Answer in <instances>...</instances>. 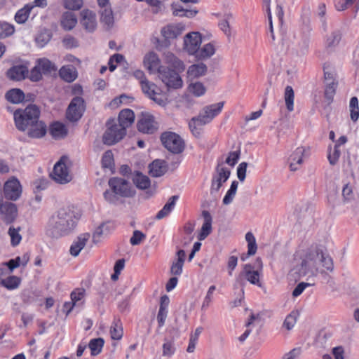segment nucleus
<instances>
[{
    "mask_svg": "<svg viewBox=\"0 0 359 359\" xmlns=\"http://www.w3.org/2000/svg\"><path fill=\"white\" fill-rule=\"evenodd\" d=\"M104 341L102 338L93 339L90 341L88 346L92 355H97L101 353Z\"/></svg>",
    "mask_w": 359,
    "mask_h": 359,
    "instance_id": "47",
    "label": "nucleus"
},
{
    "mask_svg": "<svg viewBox=\"0 0 359 359\" xmlns=\"http://www.w3.org/2000/svg\"><path fill=\"white\" fill-rule=\"evenodd\" d=\"M137 129L143 133L153 134L158 130V123L154 116L148 113H142L137 122Z\"/></svg>",
    "mask_w": 359,
    "mask_h": 359,
    "instance_id": "15",
    "label": "nucleus"
},
{
    "mask_svg": "<svg viewBox=\"0 0 359 359\" xmlns=\"http://www.w3.org/2000/svg\"><path fill=\"white\" fill-rule=\"evenodd\" d=\"M178 199V196H172L169 198L167 203L165 204L163 208L157 213L156 218L161 219L168 216L175 205L176 201Z\"/></svg>",
    "mask_w": 359,
    "mask_h": 359,
    "instance_id": "40",
    "label": "nucleus"
},
{
    "mask_svg": "<svg viewBox=\"0 0 359 359\" xmlns=\"http://www.w3.org/2000/svg\"><path fill=\"white\" fill-rule=\"evenodd\" d=\"M341 39V32L340 30H335L327 37L326 43L328 47H334L339 44Z\"/></svg>",
    "mask_w": 359,
    "mask_h": 359,
    "instance_id": "56",
    "label": "nucleus"
},
{
    "mask_svg": "<svg viewBox=\"0 0 359 359\" xmlns=\"http://www.w3.org/2000/svg\"><path fill=\"white\" fill-rule=\"evenodd\" d=\"M102 165L104 168L111 170L114 166V154L111 150L105 151L102 158Z\"/></svg>",
    "mask_w": 359,
    "mask_h": 359,
    "instance_id": "53",
    "label": "nucleus"
},
{
    "mask_svg": "<svg viewBox=\"0 0 359 359\" xmlns=\"http://www.w3.org/2000/svg\"><path fill=\"white\" fill-rule=\"evenodd\" d=\"M40 109L35 104L15 111L13 116L18 130L26 132L31 138H41L46 134V125L39 119Z\"/></svg>",
    "mask_w": 359,
    "mask_h": 359,
    "instance_id": "2",
    "label": "nucleus"
},
{
    "mask_svg": "<svg viewBox=\"0 0 359 359\" xmlns=\"http://www.w3.org/2000/svg\"><path fill=\"white\" fill-rule=\"evenodd\" d=\"M36 65L43 74H48L57 69L56 67L47 58H41L37 60Z\"/></svg>",
    "mask_w": 359,
    "mask_h": 359,
    "instance_id": "45",
    "label": "nucleus"
},
{
    "mask_svg": "<svg viewBox=\"0 0 359 359\" xmlns=\"http://www.w3.org/2000/svg\"><path fill=\"white\" fill-rule=\"evenodd\" d=\"M90 237V235L89 233H83L78 236L70 247V255L74 257H77L79 255L81 250H83V248L86 246Z\"/></svg>",
    "mask_w": 359,
    "mask_h": 359,
    "instance_id": "23",
    "label": "nucleus"
},
{
    "mask_svg": "<svg viewBox=\"0 0 359 359\" xmlns=\"http://www.w3.org/2000/svg\"><path fill=\"white\" fill-rule=\"evenodd\" d=\"M76 16L73 12L67 11L62 15L61 25L65 29H72L76 26Z\"/></svg>",
    "mask_w": 359,
    "mask_h": 359,
    "instance_id": "36",
    "label": "nucleus"
},
{
    "mask_svg": "<svg viewBox=\"0 0 359 359\" xmlns=\"http://www.w3.org/2000/svg\"><path fill=\"white\" fill-rule=\"evenodd\" d=\"M160 62L158 56L154 52H150L144 56V65L150 74H154L156 72L158 73L159 68L162 67L160 65Z\"/></svg>",
    "mask_w": 359,
    "mask_h": 359,
    "instance_id": "24",
    "label": "nucleus"
},
{
    "mask_svg": "<svg viewBox=\"0 0 359 359\" xmlns=\"http://www.w3.org/2000/svg\"><path fill=\"white\" fill-rule=\"evenodd\" d=\"M28 74V69L25 66L18 65L11 67L7 72L9 79L13 81L24 79Z\"/></svg>",
    "mask_w": 359,
    "mask_h": 359,
    "instance_id": "30",
    "label": "nucleus"
},
{
    "mask_svg": "<svg viewBox=\"0 0 359 359\" xmlns=\"http://www.w3.org/2000/svg\"><path fill=\"white\" fill-rule=\"evenodd\" d=\"M324 78L325 83L337 82L335 79V70L333 65L330 63H325L323 66Z\"/></svg>",
    "mask_w": 359,
    "mask_h": 359,
    "instance_id": "48",
    "label": "nucleus"
},
{
    "mask_svg": "<svg viewBox=\"0 0 359 359\" xmlns=\"http://www.w3.org/2000/svg\"><path fill=\"white\" fill-rule=\"evenodd\" d=\"M305 151L306 149L304 147H299L290 155L287 162L291 171H297L301 168Z\"/></svg>",
    "mask_w": 359,
    "mask_h": 359,
    "instance_id": "20",
    "label": "nucleus"
},
{
    "mask_svg": "<svg viewBox=\"0 0 359 359\" xmlns=\"http://www.w3.org/2000/svg\"><path fill=\"white\" fill-rule=\"evenodd\" d=\"M285 101L287 110L292 111L294 109V93L292 88L287 86L285 89Z\"/></svg>",
    "mask_w": 359,
    "mask_h": 359,
    "instance_id": "51",
    "label": "nucleus"
},
{
    "mask_svg": "<svg viewBox=\"0 0 359 359\" xmlns=\"http://www.w3.org/2000/svg\"><path fill=\"white\" fill-rule=\"evenodd\" d=\"M80 23L87 32H94L97 27L95 13L90 10H83L81 12Z\"/></svg>",
    "mask_w": 359,
    "mask_h": 359,
    "instance_id": "18",
    "label": "nucleus"
},
{
    "mask_svg": "<svg viewBox=\"0 0 359 359\" xmlns=\"http://www.w3.org/2000/svg\"><path fill=\"white\" fill-rule=\"evenodd\" d=\"M208 67L205 64L199 62L191 65L187 70V75L189 79H196L205 75Z\"/></svg>",
    "mask_w": 359,
    "mask_h": 359,
    "instance_id": "32",
    "label": "nucleus"
},
{
    "mask_svg": "<svg viewBox=\"0 0 359 359\" xmlns=\"http://www.w3.org/2000/svg\"><path fill=\"white\" fill-rule=\"evenodd\" d=\"M110 190L104 192V199L109 203L116 204L120 197L129 198L135 195L130 183L121 177H111L108 182Z\"/></svg>",
    "mask_w": 359,
    "mask_h": 359,
    "instance_id": "5",
    "label": "nucleus"
},
{
    "mask_svg": "<svg viewBox=\"0 0 359 359\" xmlns=\"http://www.w3.org/2000/svg\"><path fill=\"white\" fill-rule=\"evenodd\" d=\"M33 9V6L27 4L17 11L15 15V20L18 24H24L26 22L29 17L31 11Z\"/></svg>",
    "mask_w": 359,
    "mask_h": 359,
    "instance_id": "39",
    "label": "nucleus"
},
{
    "mask_svg": "<svg viewBox=\"0 0 359 359\" xmlns=\"http://www.w3.org/2000/svg\"><path fill=\"white\" fill-rule=\"evenodd\" d=\"M161 140L163 145L172 154H180L184 149V140L175 133H163L161 136Z\"/></svg>",
    "mask_w": 359,
    "mask_h": 359,
    "instance_id": "10",
    "label": "nucleus"
},
{
    "mask_svg": "<svg viewBox=\"0 0 359 359\" xmlns=\"http://www.w3.org/2000/svg\"><path fill=\"white\" fill-rule=\"evenodd\" d=\"M189 90L197 97L204 95L206 91L205 86L201 82L191 83L189 86Z\"/></svg>",
    "mask_w": 359,
    "mask_h": 359,
    "instance_id": "57",
    "label": "nucleus"
},
{
    "mask_svg": "<svg viewBox=\"0 0 359 359\" xmlns=\"http://www.w3.org/2000/svg\"><path fill=\"white\" fill-rule=\"evenodd\" d=\"M332 258L316 246L302 248L294 255L292 271L300 277H314L319 273L333 270Z\"/></svg>",
    "mask_w": 359,
    "mask_h": 359,
    "instance_id": "1",
    "label": "nucleus"
},
{
    "mask_svg": "<svg viewBox=\"0 0 359 359\" xmlns=\"http://www.w3.org/2000/svg\"><path fill=\"white\" fill-rule=\"evenodd\" d=\"M135 121V114L133 110L125 109L120 111L118 119L116 120L117 124L123 127L126 132V128L132 125Z\"/></svg>",
    "mask_w": 359,
    "mask_h": 359,
    "instance_id": "26",
    "label": "nucleus"
},
{
    "mask_svg": "<svg viewBox=\"0 0 359 359\" xmlns=\"http://www.w3.org/2000/svg\"><path fill=\"white\" fill-rule=\"evenodd\" d=\"M5 97L11 103L18 104L25 100V95L22 90L19 88H13L6 93Z\"/></svg>",
    "mask_w": 359,
    "mask_h": 359,
    "instance_id": "35",
    "label": "nucleus"
},
{
    "mask_svg": "<svg viewBox=\"0 0 359 359\" xmlns=\"http://www.w3.org/2000/svg\"><path fill=\"white\" fill-rule=\"evenodd\" d=\"M165 62L176 71L183 72L185 69L184 62L170 52L165 53Z\"/></svg>",
    "mask_w": 359,
    "mask_h": 359,
    "instance_id": "37",
    "label": "nucleus"
},
{
    "mask_svg": "<svg viewBox=\"0 0 359 359\" xmlns=\"http://www.w3.org/2000/svg\"><path fill=\"white\" fill-rule=\"evenodd\" d=\"M202 216L203 217V224L201 229V231L198 236L199 241H203L212 232V218L210 212L207 210L202 212Z\"/></svg>",
    "mask_w": 359,
    "mask_h": 359,
    "instance_id": "25",
    "label": "nucleus"
},
{
    "mask_svg": "<svg viewBox=\"0 0 359 359\" xmlns=\"http://www.w3.org/2000/svg\"><path fill=\"white\" fill-rule=\"evenodd\" d=\"M21 282L20 278L15 276H11L5 279L1 278L0 285L5 287L8 290H14L18 287Z\"/></svg>",
    "mask_w": 359,
    "mask_h": 359,
    "instance_id": "44",
    "label": "nucleus"
},
{
    "mask_svg": "<svg viewBox=\"0 0 359 359\" xmlns=\"http://www.w3.org/2000/svg\"><path fill=\"white\" fill-rule=\"evenodd\" d=\"M350 117L353 122H356L359 118L358 100L356 97L351 98L349 102Z\"/></svg>",
    "mask_w": 359,
    "mask_h": 359,
    "instance_id": "49",
    "label": "nucleus"
},
{
    "mask_svg": "<svg viewBox=\"0 0 359 359\" xmlns=\"http://www.w3.org/2000/svg\"><path fill=\"white\" fill-rule=\"evenodd\" d=\"M215 53V46L212 43H208L205 44L201 49L198 48L195 57L198 60H205L210 57Z\"/></svg>",
    "mask_w": 359,
    "mask_h": 359,
    "instance_id": "38",
    "label": "nucleus"
},
{
    "mask_svg": "<svg viewBox=\"0 0 359 359\" xmlns=\"http://www.w3.org/2000/svg\"><path fill=\"white\" fill-rule=\"evenodd\" d=\"M298 316L297 311H292L287 315L284 320L283 326L288 330H290L295 325Z\"/></svg>",
    "mask_w": 359,
    "mask_h": 359,
    "instance_id": "58",
    "label": "nucleus"
},
{
    "mask_svg": "<svg viewBox=\"0 0 359 359\" xmlns=\"http://www.w3.org/2000/svg\"><path fill=\"white\" fill-rule=\"evenodd\" d=\"M77 220L71 208H61L50 218L46 233L54 238L66 236L74 229Z\"/></svg>",
    "mask_w": 359,
    "mask_h": 359,
    "instance_id": "3",
    "label": "nucleus"
},
{
    "mask_svg": "<svg viewBox=\"0 0 359 359\" xmlns=\"http://www.w3.org/2000/svg\"><path fill=\"white\" fill-rule=\"evenodd\" d=\"M149 174L152 177H158L163 175L167 171L165 162L162 160H155L149 165Z\"/></svg>",
    "mask_w": 359,
    "mask_h": 359,
    "instance_id": "29",
    "label": "nucleus"
},
{
    "mask_svg": "<svg viewBox=\"0 0 359 359\" xmlns=\"http://www.w3.org/2000/svg\"><path fill=\"white\" fill-rule=\"evenodd\" d=\"M20 228H15L14 226H10L8 233L11 237V245L15 247L19 245L22 240V236L20 234Z\"/></svg>",
    "mask_w": 359,
    "mask_h": 359,
    "instance_id": "52",
    "label": "nucleus"
},
{
    "mask_svg": "<svg viewBox=\"0 0 359 359\" xmlns=\"http://www.w3.org/2000/svg\"><path fill=\"white\" fill-rule=\"evenodd\" d=\"M146 238V235L139 230L133 231V236L130 239L132 245H140Z\"/></svg>",
    "mask_w": 359,
    "mask_h": 359,
    "instance_id": "62",
    "label": "nucleus"
},
{
    "mask_svg": "<svg viewBox=\"0 0 359 359\" xmlns=\"http://www.w3.org/2000/svg\"><path fill=\"white\" fill-rule=\"evenodd\" d=\"M262 1L267 13L272 40L273 41L276 40L283 41L285 34V29L283 28L284 12L282 6L278 4L273 15L270 7L271 0H262Z\"/></svg>",
    "mask_w": 359,
    "mask_h": 359,
    "instance_id": "6",
    "label": "nucleus"
},
{
    "mask_svg": "<svg viewBox=\"0 0 359 359\" xmlns=\"http://www.w3.org/2000/svg\"><path fill=\"white\" fill-rule=\"evenodd\" d=\"M175 259L170 267V273L174 276H180L182 273V269L185 261L186 253L184 250L177 251Z\"/></svg>",
    "mask_w": 359,
    "mask_h": 359,
    "instance_id": "27",
    "label": "nucleus"
},
{
    "mask_svg": "<svg viewBox=\"0 0 359 359\" xmlns=\"http://www.w3.org/2000/svg\"><path fill=\"white\" fill-rule=\"evenodd\" d=\"M355 0H334V6L339 11L347 9Z\"/></svg>",
    "mask_w": 359,
    "mask_h": 359,
    "instance_id": "64",
    "label": "nucleus"
},
{
    "mask_svg": "<svg viewBox=\"0 0 359 359\" xmlns=\"http://www.w3.org/2000/svg\"><path fill=\"white\" fill-rule=\"evenodd\" d=\"M50 134L55 139L64 138L67 135V129L65 126L60 122H54L50 126Z\"/></svg>",
    "mask_w": 359,
    "mask_h": 359,
    "instance_id": "33",
    "label": "nucleus"
},
{
    "mask_svg": "<svg viewBox=\"0 0 359 359\" xmlns=\"http://www.w3.org/2000/svg\"><path fill=\"white\" fill-rule=\"evenodd\" d=\"M62 43L63 46L67 49H71L79 46V41L77 39L70 35H67L64 37Z\"/></svg>",
    "mask_w": 359,
    "mask_h": 359,
    "instance_id": "63",
    "label": "nucleus"
},
{
    "mask_svg": "<svg viewBox=\"0 0 359 359\" xmlns=\"http://www.w3.org/2000/svg\"><path fill=\"white\" fill-rule=\"evenodd\" d=\"M341 195L344 202H349L353 200L355 194L353 187L348 184H345L342 189Z\"/></svg>",
    "mask_w": 359,
    "mask_h": 359,
    "instance_id": "60",
    "label": "nucleus"
},
{
    "mask_svg": "<svg viewBox=\"0 0 359 359\" xmlns=\"http://www.w3.org/2000/svg\"><path fill=\"white\" fill-rule=\"evenodd\" d=\"M260 319V315L259 314H254L251 313L250 316V318L248 320V322L245 323L246 330L244 332V333L238 337V340L241 342H243L245 341V339L249 337L250 334L252 332L251 326L253 325V323L255 320Z\"/></svg>",
    "mask_w": 359,
    "mask_h": 359,
    "instance_id": "46",
    "label": "nucleus"
},
{
    "mask_svg": "<svg viewBox=\"0 0 359 359\" xmlns=\"http://www.w3.org/2000/svg\"><path fill=\"white\" fill-rule=\"evenodd\" d=\"M158 77L169 89H178L182 86L183 81L179 74L167 67H161L158 69Z\"/></svg>",
    "mask_w": 359,
    "mask_h": 359,
    "instance_id": "11",
    "label": "nucleus"
},
{
    "mask_svg": "<svg viewBox=\"0 0 359 359\" xmlns=\"http://www.w3.org/2000/svg\"><path fill=\"white\" fill-rule=\"evenodd\" d=\"M202 39L199 32H190L185 35L184 38V49L189 54L195 56L200 46Z\"/></svg>",
    "mask_w": 359,
    "mask_h": 359,
    "instance_id": "14",
    "label": "nucleus"
},
{
    "mask_svg": "<svg viewBox=\"0 0 359 359\" xmlns=\"http://www.w3.org/2000/svg\"><path fill=\"white\" fill-rule=\"evenodd\" d=\"M107 130L103 134L102 141L104 144L111 146L121 140L126 134L123 127L117 124L116 120H109L107 122Z\"/></svg>",
    "mask_w": 359,
    "mask_h": 359,
    "instance_id": "9",
    "label": "nucleus"
},
{
    "mask_svg": "<svg viewBox=\"0 0 359 359\" xmlns=\"http://www.w3.org/2000/svg\"><path fill=\"white\" fill-rule=\"evenodd\" d=\"M133 181L135 186L140 189H146L150 187V180L140 172H136L134 175Z\"/></svg>",
    "mask_w": 359,
    "mask_h": 359,
    "instance_id": "41",
    "label": "nucleus"
},
{
    "mask_svg": "<svg viewBox=\"0 0 359 359\" xmlns=\"http://www.w3.org/2000/svg\"><path fill=\"white\" fill-rule=\"evenodd\" d=\"M224 105V102H219L204 107L197 116L193 117L189 127L195 137L201 135V128L210 123L212 119L220 114Z\"/></svg>",
    "mask_w": 359,
    "mask_h": 359,
    "instance_id": "4",
    "label": "nucleus"
},
{
    "mask_svg": "<svg viewBox=\"0 0 359 359\" xmlns=\"http://www.w3.org/2000/svg\"><path fill=\"white\" fill-rule=\"evenodd\" d=\"M22 191V186L19 180L15 177L8 180L4 184V196L8 200L17 201L20 197Z\"/></svg>",
    "mask_w": 359,
    "mask_h": 359,
    "instance_id": "13",
    "label": "nucleus"
},
{
    "mask_svg": "<svg viewBox=\"0 0 359 359\" xmlns=\"http://www.w3.org/2000/svg\"><path fill=\"white\" fill-rule=\"evenodd\" d=\"M84 100L81 97H74L67 110V118L70 121H79L84 111Z\"/></svg>",
    "mask_w": 359,
    "mask_h": 359,
    "instance_id": "12",
    "label": "nucleus"
},
{
    "mask_svg": "<svg viewBox=\"0 0 359 359\" xmlns=\"http://www.w3.org/2000/svg\"><path fill=\"white\" fill-rule=\"evenodd\" d=\"M60 76L67 82H72L77 77L76 68L72 65L63 66L59 71Z\"/></svg>",
    "mask_w": 359,
    "mask_h": 359,
    "instance_id": "34",
    "label": "nucleus"
},
{
    "mask_svg": "<svg viewBox=\"0 0 359 359\" xmlns=\"http://www.w3.org/2000/svg\"><path fill=\"white\" fill-rule=\"evenodd\" d=\"M163 348V355L164 357L170 358L172 355H174L175 352V347L174 346V343L172 341H168L165 339V342L162 346Z\"/></svg>",
    "mask_w": 359,
    "mask_h": 359,
    "instance_id": "59",
    "label": "nucleus"
},
{
    "mask_svg": "<svg viewBox=\"0 0 359 359\" xmlns=\"http://www.w3.org/2000/svg\"><path fill=\"white\" fill-rule=\"evenodd\" d=\"M245 240L248 242V252L241 256L242 261H245L248 257L254 255L257 250L256 239L252 232H248L245 234Z\"/></svg>",
    "mask_w": 359,
    "mask_h": 359,
    "instance_id": "31",
    "label": "nucleus"
},
{
    "mask_svg": "<svg viewBox=\"0 0 359 359\" xmlns=\"http://www.w3.org/2000/svg\"><path fill=\"white\" fill-rule=\"evenodd\" d=\"M260 273L258 270H255L254 266L250 264L243 266L242 271L239 273L236 279L235 287H241V292L244 294V286L245 285V280L249 281L252 285L261 286Z\"/></svg>",
    "mask_w": 359,
    "mask_h": 359,
    "instance_id": "8",
    "label": "nucleus"
},
{
    "mask_svg": "<svg viewBox=\"0 0 359 359\" xmlns=\"http://www.w3.org/2000/svg\"><path fill=\"white\" fill-rule=\"evenodd\" d=\"M217 175L213 177L212 180L211 192L212 191H218L222 186V183L225 182L229 177L230 170L219 165L216 168Z\"/></svg>",
    "mask_w": 359,
    "mask_h": 359,
    "instance_id": "19",
    "label": "nucleus"
},
{
    "mask_svg": "<svg viewBox=\"0 0 359 359\" xmlns=\"http://www.w3.org/2000/svg\"><path fill=\"white\" fill-rule=\"evenodd\" d=\"M0 212L3 219L7 224L13 222L17 217L18 209L16 205L11 202H0Z\"/></svg>",
    "mask_w": 359,
    "mask_h": 359,
    "instance_id": "22",
    "label": "nucleus"
},
{
    "mask_svg": "<svg viewBox=\"0 0 359 359\" xmlns=\"http://www.w3.org/2000/svg\"><path fill=\"white\" fill-rule=\"evenodd\" d=\"M341 152L339 149V145L335 144L333 149V151H332V148L329 147V151L327 154V158L329 161V163L332 165H334L338 162V160L340 157Z\"/></svg>",
    "mask_w": 359,
    "mask_h": 359,
    "instance_id": "54",
    "label": "nucleus"
},
{
    "mask_svg": "<svg viewBox=\"0 0 359 359\" xmlns=\"http://www.w3.org/2000/svg\"><path fill=\"white\" fill-rule=\"evenodd\" d=\"M70 161L67 156H63L55 163L50 177L57 183L65 184L72 180V175L69 172Z\"/></svg>",
    "mask_w": 359,
    "mask_h": 359,
    "instance_id": "7",
    "label": "nucleus"
},
{
    "mask_svg": "<svg viewBox=\"0 0 359 359\" xmlns=\"http://www.w3.org/2000/svg\"><path fill=\"white\" fill-rule=\"evenodd\" d=\"M184 27L180 24L169 25L161 29V34L166 39H172L182 34Z\"/></svg>",
    "mask_w": 359,
    "mask_h": 359,
    "instance_id": "28",
    "label": "nucleus"
},
{
    "mask_svg": "<svg viewBox=\"0 0 359 359\" xmlns=\"http://www.w3.org/2000/svg\"><path fill=\"white\" fill-rule=\"evenodd\" d=\"M14 31L13 25L6 22H0V39L12 35Z\"/></svg>",
    "mask_w": 359,
    "mask_h": 359,
    "instance_id": "55",
    "label": "nucleus"
},
{
    "mask_svg": "<svg viewBox=\"0 0 359 359\" xmlns=\"http://www.w3.org/2000/svg\"><path fill=\"white\" fill-rule=\"evenodd\" d=\"M232 18L231 15H226L224 19L219 22V27L221 30L228 36L231 35V29L229 25V20Z\"/></svg>",
    "mask_w": 359,
    "mask_h": 359,
    "instance_id": "61",
    "label": "nucleus"
},
{
    "mask_svg": "<svg viewBox=\"0 0 359 359\" xmlns=\"http://www.w3.org/2000/svg\"><path fill=\"white\" fill-rule=\"evenodd\" d=\"M52 34L48 29H43L38 33L35 38L36 45L43 48L45 46L51 39Z\"/></svg>",
    "mask_w": 359,
    "mask_h": 359,
    "instance_id": "43",
    "label": "nucleus"
},
{
    "mask_svg": "<svg viewBox=\"0 0 359 359\" xmlns=\"http://www.w3.org/2000/svg\"><path fill=\"white\" fill-rule=\"evenodd\" d=\"M111 337L114 340H120L123 334L122 323L120 319H115L110 328Z\"/></svg>",
    "mask_w": 359,
    "mask_h": 359,
    "instance_id": "42",
    "label": "nucleus"
},
{
    "mask_svg": "<svg viewBox=\"0 0 359 359\" xmlns=\"http://www.w3.org/2000/svg\"><path fill=\"white\" fill-rule=\"evenodd\" d=\"M141 87L143 93L156 104L161 106L165 104V100L156 92L157 86L155 83L149 80H144V81L142 82Z\"/></svg>",
    "mask_w": 359,
    "mask_h": 359,
    "instance_id": "17",
    "label": "nucleus"
},
{
    "mask_svg": "<svg viewBox=\"0 0 359 359\" xmlns=\"http://www.w3.org/2000/svg\"><path fill=\"white\" fill-rule=\"evenodd\" d=\"M100 7V21L105 30L111 29L114 25V17L109 0L105 6H99Z\"/></svg>",
    "mask_w": 359,
    "mask_h": 359,
    "instance_id": "16",
    "label": "nucleus"
},
{
    "mask_svg": "<svg viewBox=\"0 0 359 359\" xmlns=\"http://www.w3.org/2000/svg\"><path fill=\"white\" fill-rule=\"evenodd\" d=\"M337 82L327 83H325V98L328 104H330L332 101L334 96L336 93V88L337 87Z\"/></svg>",
    "mask_w": 359,
    "mask_h": 359,
    "instance_id": "50",
    "label": "nucleus"
},
{
    "mask_svg": "<svg viewBox=\"0 0 359 359\" xmlns=\"http://www.w3.org/2000/svg\"><path fill=\"white\" fill-rule=\"evenodd\" d=\"M115 229V225L111 222H105L102 223L94 231L92 241L93 243L97 244L102 238L107 237Z\"/></svg>",
    "mask_w": 359,
    "mask_h": 359,
    "instance_id": "21",
    "label": "nucleus"
}]
</instances>
